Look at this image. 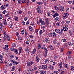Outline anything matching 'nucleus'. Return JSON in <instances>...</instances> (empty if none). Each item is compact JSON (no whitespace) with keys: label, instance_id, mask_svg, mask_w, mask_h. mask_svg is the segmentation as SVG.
Here are the masks:
<instances>
[{"label":"nucleus","instance_id":"1","mask_svg":"<svg viewBox=\"0 0 74 74\" xmlns=\"http://www.w3.org/2000/svg\"><path fill=\"white\" fill-rule=\"evenodd\" d=\"M45 44H43V45L41 47V45L40 44H38V50H40V49H45Z\"/></svg>","mask_w":74,"mask_h":74},{"label":"nucleus","instance_id":"2","mask_svg":"<svg viewBox=\"0 0 74 74\" xmlns=\"http://www.w3.org/2000/svg\"><path fill=\"white\" fill-rule=\"evenodd\" d=\"M10 62L12 63L13 65H17V64H18L19 63V62H17V61H16L15 60H11Z\"/></svg>","mask_w":74,"mask_h":74},{"label":"nucleus","instance_id":"3","mask_svg":"<svg viewBox=\"0 0 74 74\" xmlns=\"http://www.w3.org/2000/svg\"><path fill=\"white\" fill-rule=\"evenodd\" d=\"M69 16V14L67 13H65L64 14L62 18L64 19H66L67 18V16Z\"/></svg>","mask_w":74,"mask_h":74},{"label":"nucleus","instance_id":"4","mask_svg":"<svg viewBox=\"0 0 74 74\" xmlns=\"http://www.w3.org/2000/svg\"><path fill=\"white\" fill-rule=\"evenodd\" d=\"M36 10L39 14H41V7H39L38 8H37Z\"/></svg>","mask_w":74,"mask_h":74},{"label":"nucleus","instance_id":"5","mask_svg":"<svg viewBox=\"0 0 74 74\" xmlns=\"http://www.w3.org/2000/svg\"><path fill=\"white\" fill-rule=\"evenodd\" d=\"M33 64V61H31L27 63V65L28 67H29L30 65H32Z\"/></svg>","mask_w":74,"mask_h":74},{"label":"nucleus","instance_id":"6","mask_svg":"<svg viewBox=\"0 0 74 74\" xmlns=\"http://www.w3.org/2000/svg\"><path fill=\"white\" fill-rule=\"evenodd\" d=\"M42 69H43V70H45V69H46L47 68V66L45 65H42Z\"/></svg>","mask_w":74,"mask_h":74},{"label":"nucleus","instance_id":"7","mask_svg":"<svg viewBox=\"0 0 74 74\" xmlns=\"http://www.w3.org/2000/svg\"><path fill=\"white\" fill-rule=\"evenodd\" d=\"M3 49L4 50H5V51L8 50V45H5Z\"/></svg>","mask_w":74,"mask_h":74},{"label":"nucleus","instance_id":"8","mask_svg":"<svg viewBox=\"0 0 74 74\" xmlns=\"http://www.w3.org/2000/svg\"><path fill=\"white\" fill-rule=\"evenodd\" d=\"M56 33H59V34H61V32H60V29H57L56 30Z\"/></svg>","mask_w":74,"mask_h":74},{"label":"nucleus","instance_id":"9","mask_svg":"<svg viewBox=\"0 0 74 74\" xmlns=\"http://www.w3.org/2000/svg\"><path fill=\"white\" fill-rule=\"evenodd\" d=\"M36 51H37L36 50V49L34 48V49L32 51V55H33V54H34V53H35Z\"/></svg>","mask_w":74,"mask_h":74},{"label":"nucleus","instance_id":"10","mask_svg":"<svg viewBox=\"0 0 74 74\" xmlns=\"http://www.w3.org/2000/svg\"><path fill=\"white\" fill-rule=\"evenodd\" d=\"M6 40H7V36L6 35L3 37V39H2V41L3 42H4V41H6Z\"/></svg>","mask_w":74,"mask_h":74},{"label":"nucleus","instance_id":"11","mask_svg":"<svg viewBox=\"0 0 74 74\" xmlns=\"http://www.w3.org/2000/svg\"><path fill=\"white\" fill-rule=\"evenodd\" d=\"M0 8L1 10H5V5H3L0 7Z\"/></svg>","mask_w":74,"mask_h":74},{"label":"nucleus","instance_id":"12","mask_svg":"<svg viewBox=\"0 0 74 74\" xmlns=\"http://www.w3.org/2000/svg\"><path fill=\"white\" fill-rule=\"evenodd\" d=\"M14 51L16 54H18V50L17 49H15Z\"/></svg>","mask_w":74,"mask_h":74},{"label":"nucleus","instance_id":"13","mask_svg":"<svg viewBox=\"0 0 74 74\" xmlns=\"http://www.w3.org/2000/svg\"><path fill=\"white\" fill-rule=\"evenodd\" d=\"M55 20L56 22L59 21V20H60V19H59V17H56L55 19Z\"/></svg>","mask_w":74,"mask_h":74},{"label":"nucleus","instance_id":"14","mask_svg":"<svg viewBox=\"0 0 74 74\" xmlns=\"http://www.w3.org/2000/svg\"><path fill=\"white\" fill-rule=\"evenodd\" d=\"M63 30L64 31H67L68 30V28L67 27L65 26L63 27Z\"/></svg>","mask_w":74,"mask_h":74},{"label":"nucleus","instance_id":"15","mask_svg":"<svg viewBox=\"0 0 74 74\" xmlns=\"http://www.w3.org/2000/svg\"><path fill=\"white\" fill-rule=\"evenodd\" d=\"M7 36V40L8 41H10V36L8 35H6Z\"/></svg>","mask_w":74,"mask_h":74},{"label":"nucleus","instance_id":"16","mask_svg":"<svg viewBox=\"0 0 74 74\" xmlns=\"http://www.w3.org/2000/svg\"><path fill=\"white\" fill-rule=\"evenodd\" d=\"M0 60L1 61H3V56L1 55H0Z\"/></svg>","mask_w":74,"mask_h":74},{"label":"nucleus","instance_id":"17","mask_svg":"<svg viewBox=\"0 0 74 74\" xmlns=\"http://www.w3.org/2000/svg\"><path fill=\"white\" fill-rule=\"evenodd\" d=\"M16 44L15 43H13L12 45V48H14V47H16Z\"/></svg>","mask_w":74,"mask_h":74},{"label":"nucleus","instance_id":"18","mask_svg":"<svg viewBox=\"0 0 74 74\" xmlns=\"http://www.w3.org/2000/svg\"><path fill=\"white\" fill-rule=\"evenodd\" d=\"M49 48L51 50H53V49H54L52 45H51L49 46Z\"/></svg>","mask_w":74,"mask_h":74},{"label":"nucleus","instance_id":"19","mask_svg":"<svg viewBox=\"0 0 74 74\" xmlns=\"http://www.w3.org/2000/svg\"><path fill=\"white\" fill-rule=\"evenodd\" d=\"M16 67V66H13L12 67V69H11V71H14L15 70V69Z\"/></svg>","mask_w":74,"mask_h":74},{"label":"nucleus","instance_id":"20","mask_svg":"<svg viewBox=\"0 0 74 74\" xmlns=\"http://www.w3.org/2000/svg\"><path fill=\"white\" fill-rule=\"evenodd\" d=\"M40 74H46V71H42L40 72Z\"/></svg>","mask_w":74,"mask_h":74},{"label":"nucleus","instance_id":"21","mask_svg":"<svg viewBox=\"0 0 74 74\" xmlns=\"http://www.w3.org/2000/svg\"><path fill=\"white\" fill-rule=\"evenodd\" d=\"M25 51L27 53H29V52H30V50H29V49L27 48L25 49Z\"/></svg>","mask_w":74,"mask_h":74},{"label":"nucleus","instance_id":"22","mask_svg":"<svg viewBox=\"0 0 74 74\" xmlns=\"http://www.w3.org/2000/svg\"><path fill=\"white\" fill-rule=\"evenodd\" d=\"M36 59L37 62H39V61L40 60V59L39 58L38 56H36Z\"/></svg>","mask_w":74,"mask_h":74},{"label":"nucleus","instance_id":"23","mask_svg":"<svg viewBox=\"0 0 74 74\" xmlns=\"http://www.w3.org/2000/svg\"><path fill=\"white\" fill-rule=\"evenodd\" d=\"M43 2H37V4H38L39 5H42V4H43Z\"/></svg>","mask_w":74,"mask_h":74},{"label":"nucleus","instance_id":"24","mask_svg":"<svg viewBox=\"0 0 74 74\" xmlns=\"http://www.w3.org/2000/svg\"><path fill=\"white\" fill-rule=\"evenodd\" d=\"M49 69H52V70H53V69H54V67L51 65H49Z\"/></svg>","mask_w":74,"mask_h":74},{"label":"nucleus","instance_id":"25","mask_svg":"<svg viewBox=\"0 0 74 74\" xmlns=\"http://www.w3.org/2000/svg\"><path fill=\"white\" fill-rule=\"evenodd\" d=\"M14 19H15V21L17 22H18V20H19V19H18V18L16 16H15Z\"/></svg>","mask_w":74,"mask_h":74},{"label":"nucleus","instance_id":"26","mask_svg":"<svg viewBox=\"0 0 74 74\" xmlns=\"http://www.w3.org/2000/svg\"><path fill=\"white\" fill-rule=\"evenodd\" d=\"M47 36L48 37H51V36H52V33H49L47 34Z\"/></svg>","mask_w":74,"mask_h":74},{"label":"nucleus","instance_id":"27","mask_svg":"<svg viewBox=\"0 0 74 74\" xmlns=\"http://www.w3.org/2000/svg\"><path fill=\"white\" fill-rule=\"evenodd\" d=\"M2 33H3V34L4 36H5V35H6V32L5 31H2Z\"/></svg>","mask_w":74,"mask_h":74},{"label":"nucleus","instance_id":"28","mask_svg":"<svg viewBox=\"0 0 74 74\" xmlns=\"http://www.w3.org/2000/svg\"><path fill=\"white\" fill-rule=\"evenodd\" d=\"M22 51V48L21 47H20L19 48V54H21V51Z\"/></svg>","mask_w":74,"mask_h":74},{"label":"nucleus","instance_id":"29","mask_svg":"<svg viewBox=\"0 0 74 74\" xmlns=\"http://www.w3.org/2000/svg\"><path fill=\"white\" fill-rule=\"evenodd\" d=\"M59 66L60 67V69H62V63L61 62L60 63Z\"/></svg>","mask_w":74,"mask_h":74},{"label":"nucleus","instance_id":"30","mask_svg":"<svg viewBox=\"0 0 74 74\" xmlns=\"http://www.w3.org/2000/svg\"><path fill=\"white\" fill-rule=\"evenodd\" d=\"M64 8L62 7L60 9V11H61V12H62V11H64Z\"/></svg>","mask_w":74,"mask_h":74},{"label":"nucleus","instance_id":"31","mask_svg":"<svg viewBox=\"0 0 74 74\" xmlns=\"http://www.w3.org/2000/svg\"><path fill=\"white\" fill-rule=\"evenodd\" d=\"M45 53H47L48 52V49L47 48L45 47Z\"/></svg>","mask_w":74,"mask_h":74},{"label":"nucleus","instance_id":"32","mask_svg":"<svg viewBox=\"0 0 74 74\" xmlns=\"http://www.w3.org/2000/svg\"><path fill=\"white\" fill-rule=\"evenodd\" d=\"M56 25L57 26H59L60 25V22H58L56 24Z\"/></svg>","mask_w":74,"mask_h":74},{"label":"nucleus","instance_id":"33","mask_svg":"<svg viewBox=\"0 0 74 74\" xmlns=\"http://www.w3.org/2000/svg\"><path fill=\"white\" fill-rule=\"evenodd\" d=\"M44 40L46 41V42H48L49 41V40H48V38H46L44 39Z\"/></svg>","mask_w":74,"mask_h":74},{"label":"nucleus","instance_id":"34","mask_svg":"<svg viewBox=\"0 0 74 74\" xmlns=\"http://www.w3.org/2000/svg\"><path fill=\"white\" fill-rule=\"evenodd\" d=\"M53 73H54V74H58V73H59V72H58V71H54Z\"/></svg>","mask_w":74,"mask_h":74},{"label":"nucleus","instance_id":"35","mask_svg":"<svg viewBox=\"0 0 74 74\" xmlns=\"http://www.w3.org/2000/svg\"><path fill=\"white\" fill-rule=\"evenodd\" d=\"M24 33H25V31L23 29L21 31V34L22 35H23V34H24Z\"/></svg>","mask_w":74,"mask_h":74},{"label":"nucleus","instance_id":"36","mask_svg":"<svg viewBox=\"0 0 74 74\" xmlns=\"http://www.w3.org/2000/svg\"><path fill=\"white\" fill-rule=\"evenodd\" d=\"M56 35H57L56 34L55 32H54L53 34V37H55V36H56Z\"/></svg>","mask_w":74,"mask_h":74},{"label":"nucleus","instance_id":"37","mask_svg":"<svg viewBox=\"0 0 74 74\" xmlns=\"http://www.w3.org/2000/svg\"><path fill=\"white\" fill-rule=\"evenodd\" d=\"M55 9L57 11H59V8L57 6H56L54 7Z\"/></svg>","mask_w":74,"mask_h":74},{"label":"nucleus","instance_id":"38","mask_svg":"<svg viewBox=\"0 0 74 74\" xmlns=\"http://www.w3.org/2000/svg\"><path fill=\"white\" fill-rule=\"evenodd\" d=\"M72 53V52H71V51H69L68 52V55H71Z\"/></svg>","mask_w":74,"mask_h":74},{"label":"nucleus","instance_id":"39","mask_svg":"<svg viewBox=\"0 0 74 74\" xmlns=\"http://www.w3.org/2000/svg\"><path fill=\"white\" fill-rule=\"evenodd\" d=\"M48 62H49L48 60L47 59H46V60L45 61V62L46 64L47 63H48Z\"/></svg>","mask_w":74,"mask_h":74},{"label":"nucleus","instance_id":"40","mask_svg":"<svg viewBox=\"0 0 74 74\" xmlns=\"http://www.w3.org/2000/svg\"><path fill=\"white\" fill-rule=\"evenodd\" d=\"M29 28L30 31H32L33 30V28L31 26H29Z\"/></svg>","mask_w":74,"mask_h":74},{"label":"nucleus","instance_id":"41","mask_svg":"<svg viewBox=\"0 0 74 74\" xmlns=\"http://www.w3.org/2000/svg\"><path fill=\"white\" fill-rule=\"evenodd\" d=\"M17 1L19 4H21L22 3V0H17Z\"/></svg>","mask_w":74,"mask_h":74},{"label":"nucleus","instance_id":"42","mask_svg":"<svg viewBox=\"0 0 74 74\" xmlns=\"http://www.w3.org/2000/svg\"><path fill=\"white\" fill-rule=\"evenodd\" d=\"M41 24L42 25H45V23L44 22V21H42V22H41Z\"/></svg>","mask_w":74,"mask_h":74},{"label":"nucleus","instance_id":"43","mask_svg":"<svg viewBox=\"0 0 74 74\" xmlns=\"http://www.w3.org/2000/svg\"><path fill=\"white\" fill-rule=\"evenodd\" d=\"M54 15H55V16H59V14L57 12H56Z\"/></svg>","mask_w":74,"mask_h":74},{"label":"nucleus","instance_id":"44","mask_svg":"<svg viewBox=\"0 0 74 74\" xmlns=\"http://www.w3.org/2000/svg\"><path fill=\"white\" fill-rule=\"evenodd\" d=\"M28 71L30 72H32V71H33V70L32 69H29L28 70Z\"/></svg>","mask_w":74,"mask_h":74},{"label":"nucleus","instance_id":"45","mask_svg":"<svg viewBox=\"0 0 74 74\" xmlns=\"http://www.w3.org/2000/svg\"><path fill=\"white\" fill-rule=\"evenodd\" d=\"M47 15L49 17H50L51 16V14L49 12H48L47 13Z\"/></svg>","mask_w":74,"mask_h":74},{"label":"nucleus","instance_id":"46","mask_svg":"<svg viewBox=\"0 0 74 74\" xmlns=\"http://www.w3.org/2000/svg\"><path fill=\"white\" fill-rule=\"evenodd\" d=\"M12 63H10L9 64V67H11V66H12Z\"/></svg>","mask_w":74,"mask_h":74},{"label":"nucleus","instance_id":"47","mask_svg":"<svg viewBox=\"0 0 74 74\" xmlns=\"http://www.w3.org/2000/svg\"><path fill=\"white\" fill-rule=\"evenodd\" d=\"M61 32V34H62V33L63 32V29H61L60 30Z\"/></svg>","mask_w":74,"mask_h":74},{"label":"nucleus","instance_id":"48","mask_svg":"<svg viewBox=\"0 0 74 74\" xmlns=\"http://www.w3.org/2000/svg\"><path fill=\"white\" fill-rule=\"evenodd\" d=\"M42 30H40L39 32V34L40 35H41V34H42Z\"/></svg>","mask_w":74,"mask_h":74},{"label":"nucleus","instance_id":"49","mask_svg":"<svg viewBox=\"0 0 74 74\" xmlns=\"http://www.w3.org/2000/svg\"><path fill=\"white\" fill-rule=\"evenodd\" d=\"M71 70H72V71H73V70H74V67L73 66H71Z\"/></svg>","mask_w":74,"mask_h":74},{"label":"nucleus","instance_id":"50","mask_svg":"<svg viewBox=\"0 0 74 74\" xmlns=\"http://www.w3.org/2000/svg\"><path fill=\"white\" fill-rule=\"evenodd\" d=\"M2 13L3 14H6L7 13V10H4L2 12Z\"/></svg>","mask_w":74,"mask_h":74},{"label":"nucleus","instance_id":"51","mask_svg":"<svg viewBox=\"0 0 74 74\" xmlns=\"http://www.w3.org/2000/svg\"><path fill=\"white\" fill-rule=\"evenodd\" d=\"M3 62V61H0V66H1V65H2Z\"/></svg>","mask_w":74,"mask_h":74},{"label":"nucleus","instance_id":"52","mask_svg":"<svg viewBox=\"0 0 74 74\" xmlns=\"http://www.w3.org/2000/svg\"><path fill=\"white\" fill-rule=\"evenodd\" d=\"M28 19V17H25L24 18V20L25 21H26Z\"/></svg>","mask_w":74,"mask_h":74},{"label":"nucleus","instance_id":"53","mask_svg":"<svg viewBox=\"0 0 74 74\" xmlns=\"http://www.w3.org/2000/svg\"><path fill=\"white\" fill-rule=\"evenodd\" d=\"M68 66V65L67 64H65L64 65V67H65V68H67V67H68V66Z\"/></svg>","mask_w":74,"mask_h":74},{"label":"nucleus","instance_id":"54","mask_svg":"<svg viewBox=\"0 0 74 74\" xmlns=\"http://www.w3.org/2000/svg\"><path fill=\"white\" fill-rule=\"evenodd\" d=\"M73 43L70 42L69 44V46H70V47H71L73 45Z\"/></svg>","mask_w":74,"mask_h":74},{"label":"nucleus","instance_id":"55","mask_svg":"<svg viewBox=\"0 0 74 74\" xmlns=\"http://www.w3.org/2000/svg\"><path fill=\"white\" fill-rule=\"evenodd\" d=\"M18 14H22V11L21 10H20L18 12Z\"/></svg>","mask_w":74,"mask_h":74},{"label":"nucleus","instance_id":"56","mask_svg":"<svg viewBox=\"0 0 74 74\" xmlns=\"http://www.w3.org/2000/svg\"><path fill=\"white\" fill-rule=\"evenodd\" d=\"M29 37H30V38H33V37H34V36H33V35H29Z\"/></svg>","mask_w":74,"mask_h":74},{"label":"nucleus","instance_id":"57","mask_svg":"<svg viewBox=\"0 0 74 74\" xmlns=\"http://www.w3.org/2000/svg\"><path fill=\"white\" fill-rule=\"evenodd\" d=\"M27 41H30V37H28L27 38Z\"/></svg>","mask_w":74,"mask_h":74},{"label":"nucleus","instance_id":"58","mask_svg":"<svg viewBox=\"0 0 74 74\" xmlns=\"http://www.w3.org/2000/svg\"><path fill=\"white\" fill-rule=\"evenodd\" d=\"M13 25V24H11L10 25V27L11 29H12V25Z\"/></svg>","mask_w":74,"mask_h":74},{"label":"nucleus","instance_id":"59","mask_svg":"<svg viewBox=\"0 0 74 74\" xmlns=\"http://www.w3.org/2000/svg\"><path fill=\"white\" fill-rule=\"evenodd\" d=\"M3 26L4 25H3V24L0 23V26H1V27H3Z\"/></svg>","mask_w":74,"mask_h":74},{"label":"nucleus","instance_id":"60","mask_svg":"<svg viewBox=\"0 0 74 74\" xmlns=\"http://www.w3.org/2000/svg\"><path fill=\"white\" fill-rule=\"evenodd\" d=\"M26 2L27 5H29V3L30 2H29V1H27Z\"/></svg>","mask_w":74,"mask_h":74},{"label":"nucleus","instance_id":"61","mask_svg":"<svg viewBox=\"0 0 74 74\" xmlns=\"http://www.w3.org/2000/svg\"><path fill=\"white\" fill-rule=\"evenodd\" d=\"M57 64V62H54L53 63V65H56Z\"/></svg>","mask_w":74,"mask_h":74},{"label":"nucleus","instance_id":"62","mask_svg":"<svg viewBox=\"0 0 74 74\" xmlns=\"http://www.w3.org/2000/svg\"><path fill=\"white\" fill-rule=\"evenodd\" d=\"M53 58L55 59H58V57L56 56H54L53 57Z\"/></svg>","mask_w":74,"mask_h":74},{"label":"nucleus","instance_id":"63","mask_svg":"<svg viewBox=\"0 0 74 74\" xmlns=\"http://www.w3.org/2000/svg\"><path fill=\"white\" fill-rule=\"evenodd\" d=\"M68 3H69V4H71L72 3V1H69Z\"/></svg>","mask_w":74,"mask_h":74},{"label":"nucleus","instance_id":"64","mask_svg":"<svg viewBox=\"0 0 74 74\" xmlns=\"http://www.w3.org/2000/svg\"><path fill=\"white\" fill-rule=\"evenodd\" d=\"M27 1L26 0H23L22 1V3H26Z\"/></svg>","mask_w":74,"mask_h":74}]
</instances>
